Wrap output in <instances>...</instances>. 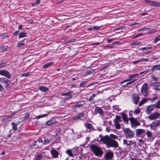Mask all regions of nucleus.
<instances>
[{
	"label": "nucleus",
	"instance_id": "4468645a",
	"mask_svg": "<svg viewBox=\"0 0 160 160\" xmlns=\"http://www.w3.org/2000/svg\"><path fill=\"white\" fill-rule=\"evenodd\" d=\"M94 112L95 114L99 113L101 116H103L104 114L103 110L101 108L98 107L95 108Z\"/></svg>",
	"mask_w": 160,
	"mask_h": 160
},
{
	"label": "nucleus",
	"instance_id": "58836bf2",
	"mask_svg": "<svg viewBox=\"0 0 160 160\" xmlns=\"http://www.w3.org/2000/svg\"><path fill=\"white\" fill-rule=\"evenodd\" d=\"M43 158L42 154H39L37 155L36 157V160H41Z\"/></svg>",
	"mask_w": 160,
	"mask_h": 160
},
{
	"label": "nucleus",
	"instance_id": "9b49d317",
	"mask_svg": "<svg viewBox=\"0 0 160 160\" xmlns=\"http://www.w3.org/2000/svg\"><path fill=\"white\" fill-rule=\"evenodd\" d=\"M129 120L130 121L131 126L132 128L136 127L137 126L140 125V123L138 121L133 118H129Z\"/></svg>",
	"mask_w": 160,
	"mask_h": 160
},
{
	"label": "nucleus",
	"instance_id": "0e129e2a",
	"mask_svg": "<svg viewBox=\"0 0 160 160\" xmlns=\"http://www.w3.org/2000/svg\"><path fill=\"white\" fill-rule=\"evenodd\" d=\"M147 29L148 28H142L140 29H139L138 30V31H145V29Z\"/></svg>",
	"mask_w": 160,
	"mask_h": 160
},
{
	"label": "nucleus",
	"instance_id": "20e7f679",
	"mask_svg": "<svg viewBox=\"0 0 160 160\" xmlns=\"http://www.w3.org/2000/svg\"><path fill=\"white\" fill-rule=\"evenodd\" d=\"M0 75L10 78L11 76V74L7 70L2 69L0 70Z\"/></svg>",
	"mask_w": 160,
	"mask_h": 160
},
{
	"label": "nucleus",
	"instance_id": "c756f323",
	"mask_svg": "<svg viewBox=\"0 0 160 160\" xmlns=\"http://www.w3.org/2000/svg\"><path fill=\"white\" fill-rule=\"evenodd\" d=\"M66 153L68 155L71 157H73V155L72 154V150L68 149L66 151Z\"/></svg>",
	"mask_w": 160,
	"mask_h": 160
},
{
	"label": "nucleus",
	"instance_id": "37998d69",
	"mask_svg": "<svg viewBox=\"0 0 160 160\" xmlns=\"http://www.w3.org/2000/svg\"><path fill=\"white\" fill-rule=\"evenodd\" d=\"M140 112V109L139 108H137L135 110H134L133 112L134 114H138Z\"/></svg>",
	"mask_w": 160,
	"mask_h": 160
},
{
	"label": "nucleus",
	"instance_id": "49530a36",
	"mask_svg": "<svg viewBox=\"0 0 160 160\" xmlns=\"http://www.w3.org/2000/svg\"><path fill=\"white\" fill-rule=\"evenodd\" d=\"M6 64V62H2L0 63V68H3L5 66Z\"/></svg>",
	"mask_w": 160,
	"mask_h": 160
},
{
	"label": "nucleus",
	"instance_id": "f704fd0d",
	"mask_svg": "<svg viewBox=\"0 0 160 160\" xmlns=\"http://www.w3.org/2000/svg\"><path fill=\"white\" fill-rule=\"evenodd\" d=\"M25 44V42L24 40L21 41L20 42H19L17 44V47H21L24 45Z\"/></svg>",
	"mask_w": 160,
	"mask_h": 160
},
{
	"label": "nucleus",
	"instance_id": "a18cd8bd",
	"mask_svg": "<svg viewBox=\"0 0 160 160\" xmlns=\"http://www.w3.org/2000/svg\"><path fill=\"white\" fill-rule=\"evenodd\" d=\"M159 41H160V35L157 36L155 38L153 41V42L154 43H156V42Z\"/></svg>",
	"mask_w": 160,
	"mask_h": 160
},
{
	"label": "nucleus",
	"instance_id": "412c9836",
	"mask_svg": "<svg viewBox=\"0 0 160 160\" xmlns=\"http://www.w3.org/2000/svg\"><path fill=\"white\" fill-rule=\"evenodd\" d=\"M144 132L143 129H137L136 130V135L137 136H139Z\"/></svg>",
	"mask_w": 160,
	"mask_h": 160
},
{
	"label": "nucleus",
	"instance_id": "f257e3e1",
	"mask_svg": "<svg viewBox=\"0 0 160 160\" xmlns=\"http://www.w3.org/2000/svg\"><path fill=\"white\" fill-rule=\"evenodd\" d=\"M100 140L106 144L108 147L117 148L118 147V143L115 140L111 138L108 135L103 136L102 134L99 135Z\"/></svg>",
	"mask_w": 160,
	"mask_h": 160
},
{
	"label": "nucleus",
	"instance_id": "c85d7f7f",
	"mask_svg": "<svg viewBox=\"0 0 160 160\" xmlns=\"http://www.w3.org/2000/svg\"><path fill=\"white\" fill-rule=\"evenodd\" d=\"M27 33L24 32H21L19 34V37L20 38H21L25 37H27Z\"/></svg>",
	"mask_w": 160,
	"mask_h": 160
},
{
	"label": "nucleus",
	"instance_id": "4be33fe9",
	"mask_svg": "<svg viewBox=\"0 0 160 160\" xmlns=\"http://www.w3.org/2000/svg\"><path fill=\"white\" fill-rule=\"evenodd\" d=\"M39 89L42 92H46L49 91L48 88L44 86H40L39 87Z\"/></svg>",
	"mask_w": 160,
	"mask_h": 160
},
{
	"label": "nucleus",
	"instance_id": "39448f33",
	"mask_svg": "<svg viewBox=\"0 0 160 160\" xmlns=\"http://www.w3.org/2000/svg\"><path fill=\"white\" fill-rule=\"evenodd\" d=\"M160 125V120H156L149 124V126L152 129L155 130L156 128Z\"/></svg>",
	"mask_w": 160,
	"mask_h": 160
},
{
	"label": "nucleus",
	"instance_id": "f8f14e48",
	"mask_svg": "<svg viewBox=\"0 0 160 160\" xmlns=\"http://www.w3.org/2000/svg\"><path fill=\"white\" fill-rule=\"evenodd\" d=\"M85 116V114L82 112L80 113L78 115L74 116V117L72 119V120H82V118L84 117Z\"/></svg>",
	"mask_w": 160,
	"mask_h": 160
},
{
	"label": "nucleus",
	"instance_id": "3c124183",
	"mask_svg": "<svg viewBox=\"0 0 160 160\" xmlns=\"http://www.w3.org/2000/svg\"><path fill=\"white\" fill-rule=\"evenodd\" d=\"M147 135L148 138L151 137L152 135V133L151 132L149 131H147Z\"/></svg>",
	"mask_w": 160,
	"mask_h": 160
},
{
	"label": "nucleus",
	"instance_id": "9d476101",
	"mask_svg": "<svg viewBox=\"0 0 160 160\" xmlns=\"http://www.w3.org/2000/svg\"><path fill=\"white\" fill-rule=\"evenodd\" d=\"M140 97L138 95L137 93H134L132 96V100L133 103L135 104H137L139 100Z\"/></svg>",
	"mask_w": 160,
	"mask_h": 160
},
{
	"label": "nucleus",
	"instance_id": "8fccbe9b",
	"mask_svg": "<svg viewBox=\"0 0 160 160\" xmlns=\"http://www.w3.org/2000/svg\"><path fill=\"white\" fill-rule=\"evenodd\" d=\"M110 138L112 139H118V136L113 134H110Z\"/></svg>",
	"mask_w": 160,
	"mask_h": 160
},
{
	"label": "nucleus",
	"instance_id": "79ce46f5",
	"mask_svg": "<svg viewBox=\"0 0 160 160\" xmlns=\"http://www.w3.org/2000/svg\"><path fill=\"white\" fill-rule=\"evenodd\" d=\"M97 94H93L89 98V99L88 100V101H91L93 100L95 96H96Z\"/></svg>",
	"mask_w": 160,
	"mask_h": 160
},
{
	"label": "nucleus",
	"instance_id": "4c0bfd02",
	"mask_svg": "<svg viewBox=\"0 0 160 160\" xmlns=\"http://www.w3.org/2000/svg\"><path fill=\"white\" fill-rule=\"evenodd\" d=\"M1 37H2V39H4L8 37V34L7 33H4L1 35Z\"/></svg>",
	"mask_w": 160,
	"mask_h": 160
},
{
	"label": "nucleus",
	"instance_id": "473e14b6",
	"mask_svg": "<svg viewBox=\"0 0 160 160\" xmlns=\"http://www.w3.org/2000/svg\"><path fill=\"white\" fill-rule=\"evenodd\" d=\"M114 121H117L118 122H122V120L121 119V117L119 116L116 115V119L114 120Z\"/></svg>",
	"mask_w": 160,
	"mask_h": 160
},
{
	"label": "nucleus",
	"instance_id": "1a4fd4ad",
	"mask_svg": "<svg viewBox=\"0 0 160 160\" xmlns=\"http://www.w3.org/2000/svg\"><path fill=\"white\" fill-rule=\"evenodd\" d=\"M160 116V113L155 112L153 113L150 115L148 118L151 120H153L157 119Z\"/></svg>",
	"mask_w": 160,
	"mask_h": 160
},
{
	"label": "nucleus",
	"instance_id": "423d86ee",
	"mask_svg": "<svg viewBox=\"0 0 160 160\" xmlns=\"http://www.w3.org/2000/svg\"><path fill=\"white\" fill-rule=\"evenodd\" d=\"M155 108L156 106L154 104H152L148 106L146 108L145 112L148 114H149L151 112L153 111Z\"/></svg>",
	"mask_w": 160,
	"mask_h": 160
},
{
	"label": "nucleus",
	"instance_id": "aec40b11",
	"mask_svg": "<svg viewBox=\"0 0 160 160\" xmlns=\"http://www.w3.org/2000/svg\"><path fill=\"white\" fill-rule=\"evenodd\" d=\"M86 128H88L89 129V132H90L91 131L93 130V127L92 125L90 123H87L86 124H85Z\"/></svg>",
	"mask_w": 160,
	"mask_h": 160
},
{
	"label": "nucleus",
	"instance_id": "4d7b16f0",
	"mask_svg": "<svg viewBox=\"0 0 160 160\" xmlns=\"http://www.w3.org/2000/svg\"><path fill=\"white\" fill-rule=\"evenodd\" d=\"M101 28V26H95L93 27V29H94L96 30H98L100 29V28Z\"/></svg>",
	"mask_w": 160,
	"mask_h": 160
},
{
	"label": "nucleus",
	"instance_id": "7ed1b4c3",
	"mask_svg": "<svg viewBox=\"0 0 160 160\" xmlns=\"http://www.w3.org/2000/svg\"><path fill=\"white\" fill-rule=\"evenodd\" d=\"M90 148L95 156H99L102 154V152L101 149L97 146L92 144L90 146Z\"/></svg>",
	"mask_w": 160,
	"mask_h": 160
},
{
	"label": "nucleus",
	"instance_id": "c03bdc74",
	"mask_svg": "<svg viewBox=\"0 0 160 160\" xmlns=\"http://www.w3.org/2000/svg\"><path fill=\"white\" fill-rule=\"evenodd\" d=\"M141 43V42L138 41H137L135 42H133L131 44V45L132 46H136L138 45H139Z\"/></svg>",
	"mask_w": 160,
	"mask_h": 160
},
{
	"label": "nucleus",
	"instance_id": "de8ad7c7",
	"mask_svg": "<svg viewBox=\"0 0 160 160\" xmlns=\"http://www.w3.org/2000/svg\"><path fill=\"white\" fill-rule=\"evenodd\" d=\"M153 4V6L160 7V2H158L154 1Z\"/></svg>",
	"mask_w": 160,
	"mask_h": 160
},
{
	"label": "nucleus",
	"instance_id": "5fc2aeb1",
	"mask_svg": "<svg viewBox=\"0 0 160 160\" xmlns=\"http://www.w3.org/2000/svg\"><path fill=\"white\" fill-rule=\"evenodd\" d=\"M28 117H29V114H26L25 116L24 117L23 121H26L28 118Z\"/></svg>",
	"mask_w": 160,
	"mask_h": 160
},
{
	"label": "nucleus",
	"instance_id": "603ef678",
	"mask_svg": "<svg viewBox=\"0 0 160 160\" xmlns=\"http://www.w3.org/2000/svg\"><path fill=\"white\" fill-rule=\"evenodd\" d=\"M140 59L141 62H148L149 61L148 59L145 58H142Z\"/></svg>",
	"mask_w": 160,
	"mask_h": 160
},
{
	"label": "nucleus",
	"instance_id": "680f3d73",
	"mask_svg": "<svg viewBox=\"0 0 160 160\" xmlns=\"http://www.w3.org/2000/svg\"><path fill=\"white\" fill-rule=\"evenodd\" d=\"M37 141H38L39 143H43V140L40 138H39L38 139Z\"/></svg>",
	"mask_w": 160,
	"mask_h": 160
},
{
	"label": "nucleus",
	"instance_id": "a211bd4d",
	"mask_svg": "<svg viewBox=\"0 0 160 160\" xmlns=\"http://www.w3.org/2000/svg\"><path fill=\"white\" fill-rule=\"evenodd\" d=\"M12 118V117L11 115L6 116L2 119V122H4L5 123L8 122L11 120Z\"/></svg>",
	"mask_w": 160,
	"mask_h": 160
},
{
	"label": "nucleus",
	"instance_id": "f03ea898",
	"mask_svg": "<svg viewBox=\"0 0 160 160\" xmlns=\"http://www.w3.org/2000/svg\"><path fill=\"white\" fill-rule=\"evenodd\" d=\"M124 136L125 138L127 139H131L134 137V132L132 131L129 128H126L123 130Z\"/></svg>",
	"mask_w": 160,
	"mask_h": 160
},
{
	"label": "nucleus",
	"instance_id": "dca6fc26",
	"mask_svg": "<svg viewBox=\"0 0 160 160\" xmlns=\"http://www.w3.org/2000/svg\"><path fill=\"white\" fill-rule=\"evenodd\" d=\"M57 122L55 119L54 118H52L49 121H47L45 124L46 126H49L56 123Z\"/></svg>",
	"mask_w": 160,
	"mask_h": 160
},
{
	"label": "nucleus",
	"instance_id": "5701e85b",
	"mask_svg": "<svg viewBox=\"0 0 160 160\" xmlns=\"http://www.w3.org/2000/svg\"><path fill=\"white\" fill-rule=\"evenodd\" d=\"M61 95L62 96H68V98H71L72 97V96L71 95L70 92L63 93Z\"/></svg>",
	"mask_w": 160,
	"mask_h": 160
},
{
	"label": "nucleus",
	"instance_id": "0eeeda50",
	"mask_svg": "<svg viewBox=\"0 0 160 160\" xmlns=\"http://www.w3.org/2000/svg\"><path fill=\"white\" fill-rule=\"evenodd\" d=\"M123 143L124 145H126L127 146H132L135 147L136 146V142L134 140H131L128 141L126 139L123 140Z\"/></svg>",
	"mask_w": 160,
	"mask_h": 160
},
{
	"label": "nucleus",
	"instance_id": "2eb2a0df",
	"mask_svg": "<svg viewBox=\"0 0 160 160\" xmlns=\"http://www.w3.org/2000/svg\"><path fill=\"white\" fill-rule=\"evenodd\" d=\"M85 104V102L83 100L78 101L75 103V107L76 108L83 107Z\"/></svg>",
	"mask_w": 160,
	"mask_h": 160
},
{
	"label": "nucleus",
	"instance_id": "ddd939ff",
	"mask_svg": "<svg viewBox=\"0 0 160 160\" xmlns=\"http://www.w3.org/2000/svg\"><path fill=\"white\" fill-rule=\"evenodd\" d=\"M113 156V154L112 152H107L105 153L104 157L105 160H111Z\"/></svg>",
	"mask_w": 160,
	"mask_h": 160
},
{
	"label": "nucleus",
	"instance_id": "ea45409f",
	"mask_svg": "<svg viewBox=\"0 0 160 160\" xmlns=\"http://www.w3.org/2000/svg\"><path fill=\"white\" fill-rule=\"evenodd\" d=\"M154 104L156 106V108L158 109L160 108V99L159 100L156 104Z\"/></svg>",
	"mask_w": 160,
	"mask_h": 160
},
{
	"label": "nucleus",
	"instance_id": "72a5a7b5",
	"mask_svg": "<svg viewBox=\"0 0 160 160\" xmlns=\"http://www.w3.org/2000/svg\"><path fill=\"white\" fill-rule=\"evenodd\" d=\"M7 79V78L4 77L0 78V82L2 84L5 83Z\"/></svg>",
	"mask_w": 160,
	"mask_h": 160
},
{
	"label": "nucleus",
	"instance_id": "e2e57ef3",
	"mask_svg": "<svg viewBox=\"0 0 160 160\" xmlns=\"http://www.w3.org/2000/svg\"><path fill=\"white\" fill-rule=\"evenodd\" d=\"M138 49L139 50L144 51V50H146V47H143V48H138Z\"/></svg>",
	"mask_w": 160,
	"mask_h": 160
},
{
	"label": "nucleus",
	"instance_id": "c9c22d12",
	"mask_svg": "<svg viewBox=\"0 0 160 160\" xmlns=\"http://www.w3.org/2000/svg\"><path fill=\"white\" fill-rule=\"evenodd\" d=\"M48 116V114H43L42 115H39L38 116H36V117L37 119H39L41 118L45 117H47Z\"/></svg>",
	"mask_w": 160,
	"mask_h": 160
},
{
	"label": "nucleus",
	"instance_id": "bf43d9fd",
	"mask_svg": "<svg viewBox=\"0 0 160 160\" xmlns=\"http://www.w3.org/2000/svg\"><path fill=\"white\" fill-rule=\"evenodd\" d=\"M140 62H141L140 61V59H139L138 60H136V61H133L132 63L134 64H136L137 63H138Z\"/></svg>",
	"mask_w": 160,
	"mask_h": 160
},
{
	"label": "nucleus",
	"instance_id": "b1692460",
	"mask_svg": "<svg viewBox=\"0 0 160 160\" xmlns=\"http://www.w3.org/2000/svg\"><path fill=\"white\" fill-rule=\"evenodd\" d=\"M159 66H158V65H154V66H153L150 70H151L152 71V72H153L155 70H160V68H159Z\"/></svg>",
	"mask_w": 160,
	"mask_h": 160
},
{
	"label": "nucleus",
	"instance_id": "338daca9",
	"mask_svg": "<svg viewBox=\"0 0 160 160\" xmlns=\"http://www.w3.org/2000/svg\"><path fill=\"white\" fill-rule=\"evenodd\" d=\"M19 32V31H18V30L17 31L14 33V35L15 36H17L18 35V34Z\"/></svg>",
	"mask_w": 160,
	"mask_h": 160
},
{
	"label": "nucleus",
	"instance_id": "2f4dec72",
	"mask_svg": "<svg viewBox=\"0 0 160 160\" xmlns=\"http://www.w3.org/2000/svg\"><path fill=\"white\" fill-rule=\"evenodd\" d=\"M146 3H148L149 5L151 6H153L154 1H151L150 0H144Z\"/></svg>",
	"mask_w": 160,
	"mask_h": 160
},
{
	"label": "nucleus",
	"instance_id": "7c9ffc66",
	"mask_svg": "<svg viewBox=\"0 0 160 160\" xmlns=\"http://www.w3.org/2000/svg\"><path fill=\"white\" fill-rule=\"evenodd\" d=\"M53 63L51 62H49L47 63H46L43 66V68H47L51 66L53 64Z\"/></svg>",
	"mask_w": 160,
	"mask_h": 160
},
{
	"label": "nucleus",
	"instance_id": "f3484780",
	"mask_svg": "<svg viewBox=\"0 0 160 160\" xmlns=\"http://www.w3.org/2000/svg\"><path fill=\"white\" fill-rule=\"evenodd\" d=\"M50 153L53 157L54 158H57L59 155L58 152L53 148L50 151Z\"/></svg>",
	"mask_w": 160,
	"mask_h": 160
},
{
	"label": "nucleus",
	"instance_id": "393cba45",
	"mask_svg": "<svg viewBox=\"0 0 160 160\" xmlns=\"http://www.w3.org/2000/svg\"><path fill=\"white\" fill-rule=\"evenodd\" d=\"M122 117L123 121L126 122H128V119L127 115L125 113H122Z\"/></svg>",
	"mask_w": 160,
	"mask_h": 160
},
{
	"label": "nucleus",
	"instance_id": "a878e982",
	"mask_svg": "<svg viewBox=\"0 0 160 160\" xmlns=\"http://www.w3.org/2000/svg\"><path fill=\"white\" fill-rule=\"evenodd\" d=\"M148 99L146 98L142 99L139 103L138 106H141L142 105L145 103L147 101Z\"/></svg>",
	"mask_w": 160,
	"mask_h": 160
},
{
	"label": "nucleus",
	"instance_id": "6e6d98bb",
	"mask_svg": "<svg viewBox=\"0 0 160 160\" xmlns=\"http://www.w3.org/2000/svg\"><path fill=\"white\" fill-rule=\"evenodd\" d=\"M85 82V81H84V82H81L80 84V87H82V88L85 87V86H84V84Z\"/></svg>",
	"mask_w": 160,
	"mask_h": 160
},
{
	"label": "nucleus",
	"instance_id": "774afa93",
	"mask_svg": "<svg viewBox=\"0 0 160 160\" xmlns=\"http://www.w3.org/2000/svg\"><path fill=\"white\" fill-rule=\"evenodd\" d=\"M3 89L2 86L0 84V92L2 91Z\"/></svg>",
	"mask_w": 160,
	"mask_h": 160
},
{
	"label": "nucleus",
	"instance_id": "bb28decb",
	"mask_svg": "<svg viewBox=\"0 0 160 160\" xmlns=\"http://www.w3.org/2000/svg\"><path fill=\"white\" fill-rule=\"evenodd\" d=\"M113 122L114 123V125L116 128L118 129H119L121 128V126L119 123V122H118L117 121H114Z\"/></svg>",
	"mask_w": 160,
	"mask_h": 160
},
{
	"label": "nucleus",
	"instance_id": "6e6552de",
	"mask_svg": "<svg viewBox=\"0 0 160 160\" xmlns=\"http://www.w3.org/2000/svg\"><path fill=\"white\" fill-rule=\"evenodd\" d=\"M148 84L147 83H145L142 88L141 92L142 94L144 96H146L148 95Z\"/></svg>",
	"mask_w": 160,
	"mask_h": 160
},
{
	"label": "nucleus",
	"instance_id": "09e8293b",
	"mask_svg": "<svg viewBox=\"0 0 160 160\" xmlns=\"http://www.w3.org/2000/svg\"><path fill=\"white\" fill-rule=\"evenodd\" d=\"M136 80V79H134L129 82H127V85H128V87H131V86H129V85L134 83Z\"/></svg>",
	"mask_w": 160,
	"mask_h": 160
},
{
	"label": "nucleus",
	"instance_id": "cd10ccee",
	"mask_svg": "<svg viewBox=\"0 0 160 160\" xmlns=\"http://www.w3.org/2000/svg\"><path fill=\"white\" fill-rule=\"evenodd\" d=\"M12 129L14 131H16L17 130V125L15 122H12Z\"/></svg>",
	"mask_w": 160,
	"mask_h": 160
},
{
	"label": "nucleus",
	"instance_id": "6ab92c4d",
	"mask_svg": "<svg viewBox=\"0 0 160 160\" xmlns=\"http://www.w3.org/2000/svg\"><path fill=\"white\" fill-rule=\"evenodd\" d=\"M10 50V47L7 46H1L0 47V51L3 52L6 51H8Z\"/></svg>",
	"mask_w": 160,
	"mask_h": 160
},
{
	"label": "nucleus",
	"instance_id": "e433bc0d",
	"mask_svg": "<svg viewBox=\"0 0 160 160\" xmlns=\"http://www.w3.org/2000/svg\"><path fill=\"white\" fill-rule=\"evenodd\" d=\"M77 41V39L74 38H72L71 39L69 40L68 41H67L65 42V44H67L68 43H70L71 42H76Z\"/></svg>",
	"mask_w": 160,
	"mask_h": 160
},
{
	"label": "nucleus",
	"instance_id": "13d9d810",
	"mask_svg": "<svg viewBox=\"0 0 160 160\" xmlns=\"http://www.w3.org/2000/svg\"><path fill=\"white\" fill-rule=\"evenodd\" d=\"M28 74V72H27L26 73L21 74V77H26L28 76L29 75Z\"/></svg>",
	"mask_w": 160,
	"mask_h": 160
},
{
	"label": "nucleus",
	"instance_id": "864d4df0",
	"mask_svg": "<svg viewBox=\"0 0 160 160\" xmlns=\"http://www.w3.org/2000/svg\"><path fill=\"white\" fill-rule=\"evenodd\" d=\"M10 81L7 79V81H6V82L5 83H6V87H7L9 86L10 84Z\"/></svg>",
	"mask_w": 160,
	"mask_h": 160
},
{
	"label": "nucleus",
	"instance_id": "052dcab7",
	"mask_svg": "<svg viewBox=\"0 0 160 160\" xmlns=\"http://www.w3.org/2000/svg\"><path fill=\"white\" fill-rule=\"evenodd\" d=\"M125 27V26H120V27H117L116 28V30H119L123 28H124Z\"/></svg>",
	"mask_w": 160,
	"mask_h": 160
},
{
	"label": "nucleus",
	"instance_id": "a19ab883",
	"mask_svg": "<svg viewBox=\"0 0 160 160\" xmlns=\"http://www.w3.org/2000/svg\"><path fill=\"white\" fill-rule=\"evenodd\" d=\"M44 141V142L43 144V145H46L48 144L50 141V140H49L47 138H45Z\"/></svg>",
	"mask_w": 160,
	"mask_h": 160
},
{
	"label": "nucleus",
	"instance_id": "69168bd1",
	"mask_svg": "<svg viewBox=\"0 0 160 160\" xmlns=\"http://www.w3.org/2000/svg\"><path fill=\"white\" fill-rule=\"evenodd\" d=\"M114 40V38H112L111 39H107V42L108 43H109L110 42H111L112 41Z\"/></svg>",
	"mask_w": 160,
	"mask_h": 160
}]
</instances>
